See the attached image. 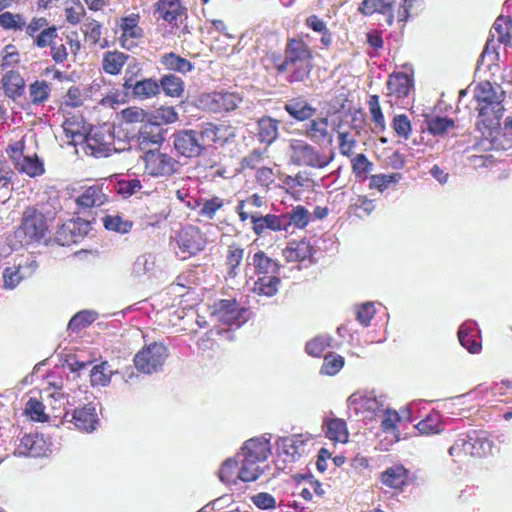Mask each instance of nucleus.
<instances>
[{"mask_svg": "<svg viewBox=\"0 0 512 512\" xmlns=\"http://www.w3.org/2000/svg\"><path fill=\"white\" fill-rule=\"evenodd\" d=\"M111 140V134L108 135V140H105L103 135L98 132L89 133L83 140L86 154L97 158L108 157L113 150H116L112 146Z\"/></svg>", "mask_w": 512, "mask_h": 512, "instance_id": "6ab92c4d", "label": "nucleus"}, {"mask_svg": "<svg viewBox=\"0 0 512 512\" xmlns=\"http://www.w3.org/2000/svg\"><path fill=\"white\" fill-rule=\"evenodd\" d=\"M51 92L49 83L46 81H35L29 86L30 101L34 105H40L48 100Z\"/></svg>", "mask_w": 512, "mask_h": 512, "instance_id": "c03bdc74", "label": "nucleus"}, {"mask_svg": "<svg viewBox=\"0 0 512 512\" xmlns=\"http://www.w3.org/2000/svg\"><path fill=\"white\" fill-rule=\"evenodd\" d=\"M64 421L72 422L78 430L91 432L95 430L98 423L96 408L92 404H87L82 408L74 409L72 413L66 412Z\"/></svg>", "mask_w": 512, "mask_h": 512, "instance_id": "2eb2a0df", "label": "nucleus"}, {"mask_svg": "<svg viewBox=\"0 0 512 512\" xmlns=\"http://www.w3.org/2000/svg\"><path fill=\"white\" fill-rule=\"evenodd\" d=\"M359 12L364 15H372L373 13H381L387 16V23L391 25L394 20L392 13V4L385 0H363L358 8Z\"/></svg>", "mask_w": 512, "mask_h": 512, "instance_id": "7c9ffc66", "label": "nucleus"}, {"mask_svg": "<svg viewBox=\"0 0 512 512\" xmlns=\"http://www.w3.org/2000/svg\"><path fill=\"white\" fill-rule=\"evenodd\" d=\"M329 345V337L317 336L306 344V351L309 355L313 357H319Z\"/></svg>", "mask_w": 512, "mask_h": 512, "instance_id": "69168bd1", "label": "nucleus"}, {"mask_svg": "<svg viewBox=\"0 0 512 512\" xmlns=\"http://www.w3.org/2000/svg\"><path fill=\"white\" fill-rule=\"evenodd\" d=\"M258 137L262 143L271 144L278 137V121L270 117L258 121Z\"/></svg>", "mask_w": 512, "mask_h": 512, "instance_id": "4c0bfd02", "label": "nucleus"}, {"mask_svg": "<svg viewBox=\"0 0 512 512\" xmlns=\"http://www.w3.org/2000/svg\"><path fill=\"white\" fill-rule=\"evenodd\" d=\"M26 26L20 14L4 12L0 14V27L4 29L22 30Z\"/></svg>", "mask_w": 512, "mask_h": 512, "instance_id": "052dcab7", "label": "nucleus"}, {"mask_svg": "<svg viewBox=\"0 0 512 512\" xmlns=\"http://www.w3.org/2000/svg\"><path fill=\"white\" fill-rule=\"evenodd\" d=\"M135 68L137 69V71L139 70L136 65L129 66L126 70L123 84L124 88L127 91L131 90L133 97L138 100H146L159 94L160 85L156 80L152 78H146L134 82L133 76L135 74Z\"/></svg>", "mask_w": 512, "mask_h": 512, "instance_id": "9b49d317", "label": "nucleus"}, {"mask_svg": "<svg viewBox=\"0 0 512 512\" xmlns=\"http://www.w3.org/2000/svg\"><path fill=\"white\" fill-rule=\"evenodd\" d=\"M107 195L103 192L102 186L92 185L85 188L76 198L79 209L86 210L93 207H100L107 202Z\"/></svg>", "mask_w": 512, "mask_h": 512, "instance_id": "5701e85b", "label": "nucleus"}, {"mask_svg": "<svg viewBox=\"0 0 512 512\" xmlns=\"http://www.w3.org/2000/svg\"><path fill=\"white\" fill-rule=\"evenodd\" d=\"M200 101L210 112L219 113L236 109L242 102V97L235 92L217 91L203 95Z\"/></svg>", "mask_w": 512, "mask_h": 512, "instance_id": "f8f14e48", "label": "nucleus"}, {"mask_svg": "<svg viewBox=\"0 0 512 512\" xmlns=\"http://www.w3.org/2000/svg\"><path fill=\"white\" fill-rule=\"evenodd\" d=\"M252 230L257 236H261L266 230L287 231V216H278L274 214H254L250 218Z\"/></svg>", "mask_w": 512, "mask_h": 512, "instance_id": "f3484780", "label": "nucleus"}, {"mask_svg": "<svg viewBox=\"0 0 512 512\" xmlns=\"http://www.w3.org/2000/svg\"><path fill=\"white\" fill-rule=\"evenodd\" d=\"M85 14V9L79 1L67 0L65 7V17L68 23L78 24Z\"/></svg>", "mask_w": 512, "mask_h": 512, "instance_id": "13d9d810", "label": "nucleus"}, {"mask_svg": "<svg viewBox=\"0 0 512 512\" xmlns=\"http://www.w3.org/2000/svg\"><path fill=\"white\" fill-rule=\"evenodd\" d=\"M309 440V437L302 434L282 437L276 441V451L279 455H285L290 460H294L296 456L305 452V446Z\"/></svg>", "mask_w": 512, "mask_h": 512, "instance_id": "a211bd4d", "label": "nucleus"}, {"mask_svg": "<svg viewBox=\"0 0 512 512\" xmlns=\"http://www.w3.org/2000/svg\"><path fill=\"white\" fill-rule=\"evenodd\" d=\"M176 241L183 259L197 254L206 246V239L200 230L194 226L183 228L179 232Z\"/></svg>", "mask_w": 512, "mask_h": 512, "instance_id": "4468645a", "label": "nucleus"}, {"mask_svg": "<svg viewBox=\"0 0 512 512\" xmlns=\"http://www.w3.org/2000/svg\"><path fill=\"white\" fill-rule=\"evenodd\" d=\"M44 446L45 442L41 436L37 434H27L21 438L17 451L19 455L39 457L44 454Z\"/></svg>", "mask_w": 512, "mask_h": 512, "instance_id": "c85d7f7f", "label": "nucleus"}, {"mask_svg": "<svg viewBox=\"0 0 512 512\" xmlns=\"http://www.w3.org/2000/svg\"><path fill=\"white\" fill-rule=\"evenodd\" d=\"M412 87L413 80L403 72L393 73L387 82L388 95L396 99L407 97Z\"/></svg>", "mask_w": 512, "mask_h": 512, "instance_id": "b1692460", "label": "nucleus"}, {"mask_svg": "<svg viewBox=\"0 0 512 512\" xmlns=\"http://www.w3.org/2000/svg\"><path fill=\"white\" fill-rule=\"evenodd\" d=\"M38 262L34 256L20 260L17 264L8 266L3 270V288L15 289L24 279L30 278L38 269Z\"/></svg>", "mask_w": 512, "mask_h": 512, "instance_id": "6e6552de", "label": "nucleus"}, {"mask_svg": "<svg viewBox=\"0 0 512 512\" xmlns=\"http://www.w3.org/2000/svg\"><path fill=\"white\" fill-rule=\"evenodd\" d=\"M239 459L228 458L226 459L219 470V478L225 484H236L238 478Z\"/></svg>", "mask_w": 512, "mask_h": 512, "instance_id": "37998d69", "label": "nucleus"}, {"mask_svg": "<svg viewBox=\"0 0 512 512\" xmlns=\"http://www.w3.org/2000/svg\"><path fill=\"white\" fill-rule=\"evenodd\" d=\"M226 127L213 123H204L199 129H184L173 134L174 147L184 157H198L215 143L226 141Z\"/></svg>", "mask_w": 512, "mask_h": 512, "instance_id": "f03ea898", "label": "nucleus"}, {"mask_svg": "<svg viewBox=\"0 0 512 512\" xmlns=\"http://www.w3.org/2000/svg\"><path fill=\"white\" fill-rule=\"evenodd\" d=\"M512 21L507 18L500 16L496 19L493 29L497 34V39L500 43L506 44L511 38Z\"/></svg>", "mask_w": 512, "mask_h": 512, "instance_id": "bf43d9fd", "label": "nucleus"}, {"mask_svg": "<svg viewBox=\"0 0 512 512\" xmlns=\"http://www.w3.org/2000/svg\"><path fill=\"white\" fill-rule=\"evenodd\" d=\"M142 188V184L138 179L120 180L117 183V193L123 198H129L132 195L139 192Z\"/></svg>", "mask_w": 512, "mask_h": 512, "instance_id": "680f3d73", "label": "nucleus"}, {"mask_svg": "<svg viewBox=\"0 0 512 512\" xmlns=\"http://www.w3.org/2000/svg\"><path fill=\"white\" fill-rule=\"evenodd\" d=\"M407 470L402 465L387 468L381 474V481L390 488H401L407 480Z\"/></svg>", "mask_w": 512, "mask_h": 512, "instance_id": "f704fd0d", "label": "nucleus"}, {"mask_svg": "<svg viewBox=\"0 0 512 512\" xmlns=\"http://www.w3.org/2000/svg\"><path fill=\"white\" fill-rule=\"evenodd\" d=\"M113 373L114 371L107 361L97 364L90 373L91 384L93 386H107L111 381Z\"/></svg>", "mask_w": 512, "mask_h": 512, "instance_id": "58836bf2", "label": "nucleus"}, {"mask_svg": "<svg viewBox=\"0 0 512 512\" xmlns=\"http://www.w3.org/2000/svg\"><path fill=\"white\" fill-rule=\"evenodd\" d=\"M305 24L314 32L321 34L320 42L324 48H328L332 44V34L329 32L326 23L317 15L307 17Z\"/></svg>", "mask_w": 512, "mask_h": 512, "instance_id": "79ce46f5", "label": "nucleus"}, {"mask_svg": "<svg viewBox=\"0 0 512 512\" xmlns=\"http://www.w3.org/2000/svg\"><path fill=\"white\" fill-rule=\"evenodd\" d=\"M264 204L263 197L258 194H253L247 197L245 200H240L236 206V211L242 222L250 219L252 215L259 214L257 211H253L252 208H260Z\"/></svg>", "mask_w": 512, "mask_h": 512, "instance_id": "e433bc0d", "label": "nucleus"}, {"mask_svg": "<svg viewBox=\"0 0 512 512\" xmlns=\"http://www.w3.org/2000/svg\"><path fill=\"white\" fill-rule=\"evenodd\" d=\"M2 83L5 93L9 98L16 99L24 91L25 81L18 72H7L2 79Z\"/></svg>", "mask_w": 512, "mask_h": 512, "instance_id": "c9c22d12", "label": "nucleus"}, {"mask_svg": "<svg viewBox=\"0 0 512 512\" xmlns=\"http://www.w3.org/2000/svg\"><path fill=\"white\" fill-rule=\"evenodd\" d=\"M252 264L258 273H278L280 266L263 251H258L253 255Z\"/></svg>", "mask_w": 512, "mask_h": 512, "instance_id": "a18cd8bd", "label": "nucleus"}, {"mask_svg": "<svg viewBox=\"0 0 512 512\" xmlns=\"http://www.w3.org/2000/svg\"><path fill=\"white\" fill-rule=\"evenodd\" d=\"M287 154L291 164L314 169H323L333 160L332 154L327 155L303 139H290Z\"/></svg>", "mask_w": 512, "mask_h": 512, "instance_id": "7ed1b4c3", "label": "nucleus"}, {"mask_svg": "<svg viewBox=\"0 0 512 512\" xmlns=\"http://www.w3.org/2000/svg\"><path fill=\"white\" fill-rule=\"evenodd\" d=\"M323 428L326 437L331 441L340 443L348 442L349 432L345 420L336 417L326 418L323 422Z\"/></svg>", "mask_w": 512, "mask_h": 512, "instance_id": "bb28decb", "label": "nucleus"}, {"mask_svg": "<svg viewBox=\"0 0 512 512\" xmlns=\"http://www.w3.org/2000/svg\"><path fill=\"white\" fill-rule=\"evenodd\" d=\"M46 230L47 224L43 214L34 208H27L15 236L22 245H28L44 238Z\"/></svg>", "mask_w": 512, "mask_h": 512, "instance_id": "39448f33", "label": "nucleus"}, {"mask_svg": "<svg viewBox=\"0 0 512 512\" xmlns=\"http://www.w3.org/2000/svg\"><path fill=\"white\" fill-rule=\"evenodd\" d=\"M154 15L164 21L178 26L186 18L185 8L180 0H159L155 4Z\"/></svg>", "mask_w": 512, "mask_h": 512, "instance_id": "dca6fc26", "label": "nucleus"}, {"mask_svg": "<svg viewBox=\"0 0 512 512\" xmlns=\"http://www.w3.org/2000/svg\"><path fill=\"white\" fill-rule=\"evenodd\" d=\"M155 256L151 253H145L138 256L133 264L132 273L137 276L149 274L154 270Z\"/></svg>", "mask_w": 512, "mask_h": 512, "instance_id": "8fccbe9b", "label": "nucleus"}, {"mask_svg": "<svg viewBox=\"0 0 512 512\" xmlns=\"http://www.w3.org/2000/svg\"><path fill=\"white\" fill-rule=\"evenodd\" d=\"M308 246L304 242L296 243L284 250V256L287 261H301L308 255Z\"/></svg>", "mask_w": 512, "mask_h": 512, "instance_id": "0e129e2a", "label": "nucleus"}, {"mask_svg": "<svg viewBox=\"0 0 512 512\" xmlns=\"http://www.w3.org/2000/svg\"><path fill=\"white\" fill-rule=\"evenodd\" d=\"M236 457L241 462V466L238 471V478L243 482H252L257 480L262 474L263 469L260 466V463L264 461L253 459L246 455H240L238 453Z\"/></svg>", "mask_w": 512, "mask_h": 512, "instance_id": "a878e982", "label": "nucleus"}, {"mask_svg": "<svg viewBox=\"0 0 512 512\" xmlns=\"http://www.w3.org/2000/svg\"><path fill=\"white\" fill-rule=\"evenodd\" d=\"M15 169L22 174H26L29 177L41 176L44 173L43 162L38 158L37 155H20L15 157Z\"/></svg>", "mask_w": 512, "mask_h": 512, "instance_id": "cd10ccee", "label": "nucleus"}, {"mask_svg": "<svg viewBox=\"0 0 512 512\" xmlns=\"http://www.w3.org/2000/svg\"><path fill=\"white\" fill-rule=\"evenodd\" d=\"M328 126L327 118L314 119L308 124L306 128V135L312 141L320 143L324 141L329 135Z\"/></svg>", "mask_w": 512, "mask_h": 512, "instance_id": "a19ab883", "label": "nucleus"}, {"mask_svg": "<svg viewBox=\"0 0 512 512\" xmlns=\"http://www.w3.org/2000/svg\"><path fill=\"white\" fill-rule=\"evenodd\" d=\"M492 447V441L487 438L485 432L472 431L460 435L449 448V454L456 458L467 455L481 457L491 453Z\"/></svg>", "mask_w": 512, "mask_h": 512, "instance_id": "20e7f679", "label": "nucleus"}, {"mask_svg": "<svg viewBox=\"0 0 512 512\" xmlns=\"http://www.w3.org/2000/svg\"><path fill=\"white\" fill-rule=\"evenodd\" d=\"M344 365V358L337 354H327L324 357L321 373L329 376L336 375Z\"/></svg>", "mask_w": 512, "mask_h": 512, "instance_id": "4d7b16f0", "label": "nucleus"}, {"mask_svg": "<svg viewBox=\"0 0 512 512\" xmlns=\"http://www.w3.org/2000/svg\"><path fill=\"white\" fill-rule=\"evenodd\" d=\"M160 63L167 70L186 74L194 69V65L187 59L176 53H166L160 58Z\"/></svg>", "mask_w": 512, "mask_h": 512, "instance_id": "72a5a7b5", "label": "nucleus"}, {"mask_svg": "<svg viewBox=\"0 0 512 512\" xmlns=\"http://www.w3.org/2000/svg\"><path fill=\"white\" fill-rule=\"evenodd\" d=\"M57 37V28L48 27L39 32L34 39V44L39 48L51 47Z\"/></svg>", "mask_w": 512, "mask_h": 512, "instance_id": "338daca9", "label": "nucleus"}, {"mask_svg": "<svg viewBox=\"0 0 512 512\" xmlns=\"http://www.w3.org/2000/svg\"><path fill=\"white\" fill-rule=\"evenodd\" d=\"M25 412L34 421L44 422L48 419V416L44 412L43 403L35 398L29 399L26 403Z\"/></svg>", "mask_w": 512, "mask_h": 512, "instance_id": "e2e57ef3", "label": "nucleus"}, {"mask_svg": "<svg viewBox=\"0 0 512 512\" xmlns=\"http://www.w3.org/2000/svg\"><path fill=\"white\" fill-rule=\"evenodd\" d=\"M244 256V249L236 244H232L228 247L227 252V265H228V274L231 277H235L237 275V268L241 264Z\"/></svg>", "mask_w": 512, "mask_h": 512, "instance_id": "864d4df0", "label": "nucleus"}, {"mask_svg": "<svg viewBox=\"0 0 512 512\" xmlns=\"http://www.w3.org/2000/svg\"><path fill=\"white\" fill-rule=\"evenodd\" d=\"M347 406L350 410H353L355 414L369 413L376 415L384 410L385 397L382 395L376 396L373 391H357L348 397Z\"/></svg>", "mask_w": 512, "mask_h": 512, "instance_id": "9d476101", "label": "nucleus"}, {"mask_svg": "<svg viewBox=\"0 0 512 512\" xmlns=\"http://www.w3.org/2000/svg\"><path fill=\"white\" fill-rule=\"evenodd\" d=\"M163 140V128L159 124L146 123L139 131L138 144L140 149L145 152L149 149L158 150Z\"/></svg>", "mask_w": 512, "mask_h": 512, "instance_id": "aec40b11", "label": "nucleus"}, {"mask_svg": "<svg viewBox=\"0 0 512 512\" xmlns=\"http://www.w3.org/2000/svg\"><path fill=\"white\" fill-rule=\"evenodd\" d=\"M427 130L434 136L444 135L454 127V121L448 117L432 116L426 119Z\"/></svg>", "mask_w": 512, "mask_h": 512, "instance_id": "49530a36", "label": "nucleus"}, {"mask_svg": "<svg viewBox=\"0 0 512 512\" xmlns=\"http://www.w3.org/2000/svg\"><path fill=\"white\" fill-rule=\"evenodd\" d=\"M284 216H287V227L293 224L297 228H304L310 220L308 210L301 205L296 206L290 213H287Z\"/></svg>", "mask_w": 512, "mask_h": 512, "instance_id": "5fc2aeb1", "label": "nucleus"}, {"mask_svg": "<svg viewBox=\"0 0 512 512\" xmlns=\"http://www.w3.org/2000/svg\"><path fill=\"white\" fill-rule=\"evenodd\" d=\"M13 171L5 164H0V203L9 199L13 190Z\"/></svg>", "mask_w": 512, "mask_h": 512, "instance_id": "09e8293b", "label": "nucleus"}, {"mask_svg": "<svg viewBox=\"0 0 512 512\" xmlns=\"http://www.w3.org/2000/svg\"><path fill=\"white\" fill-rule=\"evenodd\" d=\"M128 58V55L120 51H107L103 54L102 68L110 75H117L121 72Z\"/></svg>", "mask_w": 512, "mask_h": 512, "instance_id": "473e14b6", "label": "nucleus"}, {"mask_svg": "<svg viewBox=\"0 0 512 512\" xmlns=\"http://www.w3.org/2000/svg\"><path fill=\"white\" fill-rule=\"evenodd\" d=\"M167 357V347L161 342H152L136 353L134 365L138 371L152 374L163 367Z\"/></svg>", "mask_w": 512, "mask_h": 512, "instance_id": "423d86ee", "label": "nucleus"}, {"mask_svg": "<svg viewBox=\"0 0 512 512\" xmlns=\"http://www.w3.org/2000/svg\"><path fill=\"white\" fill-rule=\"evenodd\" d=\"M506 93L501 86H494L489 81L480 82L474 89L473 99L476 102L475 109L480 118L478 129L483 135L491 136L492 130L500 126L505 108L503 102Z\"/></svg>", "mask_w": 512, "mask_h": 512, "instance_id": "f257e3e1", "label": "nucleus"}, {"mask_svg": "<svg viewBox=\"0 0 512 512\" xmlns=\"http://www.w3.org/2000/svg\"><path fill=\"white\" fill-rule=\"evenodd\" d=\"M239 453L265 462L271 454L270 439L266 436L251 438L243 444Z\"/></svg>", "mask_w": 512, "mask_h": 512, "instance_id": "4be33fe9", "label": "nucleus"}, {"mask_svg": "<svg viewBox=\"0 0 512 512\" xmlns=\"http://www.w3.org/2000/svg\"><path fill=\"white\" fill-rule=\"evenodd\" d=\"M247 309L240 307L235 300H220L215 303L211 312V319L215 323H222L229 327L239 328L247 321Z\"/></svg>", "mask_w": 512, "mask_h": 512, "instance_id": "0eeeda50", "label": "nucleus"}, {"mask_svg": "<svg viewBox=\"0 0 512 512\" xmlns=\"http://www.w3.org/2000/svg\"><path fill=\"white\" fill-rule=\"evenodd\" d=\"M145 171L151 176H169L176 170L177 162L167 154L149 149L143 157Z\"/></svg>", "mask_w": 512, "mask_h": 512, "instance_id": "ddd939ff", "label": "nucleus"}, {"mask_svg": "<svg viewBox=\"0 0 512 512\" xmlns=\"http://www.w3.org/2000/svg\"><path fill=\"white\" fill-rule=\"evenodd\" d=\"M280 279L275 275H264L259 277L251 288L253 294L257 296L272 297L279 289Z\"/></svg>", "mask_w": 512, "mask_h": 512, "instance_id": "c756f323", "label": "nucleus"}, {"mask_svg": "<svg viewBox=\"0 0 512 512\" xmlns=\"http://www.w3.org/2000/svg\"><path fill=\"white\" fill-rule=\"evenodd\" d=\"M159 85L164 93L170 97H180L184 91L183 80L174 74L162 76Z\"/></svg>", "mask_w": 512, "mask_h": 512, "instance_id": "ea45409f", "label": "nucleus"}, {"mask_svg": "<svg viewBox=\"0 0 512 512\" xmlns=\"http://www.w3.org/2000/svg\"><path fill=\"white\" fill-rule=\"evenodd\" d=\"M312 61L311 50L307 44L302 41L292 40L288 44L285 59L278 65L277 69L279 72H284L289 64H295V62Z\"/></svg>", "mask_w": 512, "mask_h": 512, "instance_id": "412c9836", "label": "nucleus"}, {"mask_svg": "<svg viewBox=\"0 0 512 512\" xmlns=\"http://www.w3.org/2000/svg\"><path fill=\"white\" fill-rule=\"evenodd\" d=\"M103 224L107 230L115 231L121 234L128 233L132 228V222L123 219L119 215H106L103 218Z\"/></svg>", "mask_w": 512, "mask_h": 512, "instance_id": "3c124183", "label": "nucleus"}, {"mask_svg": "<svg viewBox=\"0 0 512 512\" xmlns=\"http://www.w3.org/2000/svg\"><path fill=\"white\" fill-rule=\"evenodd\" d=\"M401 176L397 173H392L390 175L386 174H377L372 175L370 177L369 187L371 189H377L380 192H383L387 189L391 184H395L400 180Z\"/></svg>", "mask_w": 512, "mask_h": 512, "instance_id": "6e6d98bb", "label": "nucleus"}, {"mask_svg": "<svg viewBox=\"0 0 512 512\" xmlns=\"http://www.w3.org/2000/svg\"><path fill=\"white\" fill-rule=\"evenodd\" d=\"M98 317V314L92 310H83L75 314L68 323V329L71 331H79L92 322Z\"/></svg>", "mask_w": 512, "mask_h": 512, "instance_id": "de8ad7c7", "label": "nucleus"}, {"mask_svg": "<svg viewBox=\"0 0 512 512\" xmlns=\"http://www.w3.org/2000/svg\"><path fill=\"white\" fill-rule=\"evenodd\" d=\"M284 108L290 116L298 121L307 120L315 113V108H313L306 100L302 98L289 100L285 104Z\"/></svg>", "mask_w": 512, "mask_h": 512, "instance_id": "2f4dec72", "label": "nucleus"}, {"mask_svg": "<svg viewBox=\"0 0 512 512\" xmlns=\"http://www.w3.org/2000/svg\"><path fill=\"white\" fill-rule=\"evenodd\" d=\"M85 38L92 45H96L101 38V25L98 21L91 19L83 25Z\"/></svg>", "mask_w": 512, "mask_h": 512, "instance_id": "774afa93", "label": "nucleus"}, {"mask_svg": "<svg viewBox=\"0 0 512 512\" xmlns=\"http://www.w3.org/2000/svg\"><path fill=\"white\" fill-rule=\"evenodd\" d=\"M312 63L311 61H305L304 62H295V64H289L287 65V68L284 72H289V81H303L305 80L311 71Z\"/></svg>", "mask_w": 512, "mask_h": 512, "instance_id": "603ef678", "label": "nucleus"}, {"mask_svg": "<svg viewBox=\"0 0 512 512\" xmlns=\"http://www.w3.org/2000/svg\"><path fill=\"white\" fill-rule=\"evenodd\" d=\"M476 326V322L467 321L460 326L458 331L460 344L470 353H478L481 349L479 331H477Z\"/></svg>", "mask_w": 512, "mask_h": 512, "instance_id": "393cba45", "label": "nucleus"}, {"mask_svg": "<svg viewBox=\"0 0 512 512\" xmlns=\"http://www.w3.org/2000/svg\"><path fill=\"white\" fill-rule=\"evenodd\" d=\"M140 16L130 14L118 21V28L121 32L119 43L126 50H133L144 38V30L139 26Z\"/></svg>", "mask_w": 512, "mask_h": 512, "instance_id": "1a4fd4ad", "label": "nucleus"}]
</instances>
